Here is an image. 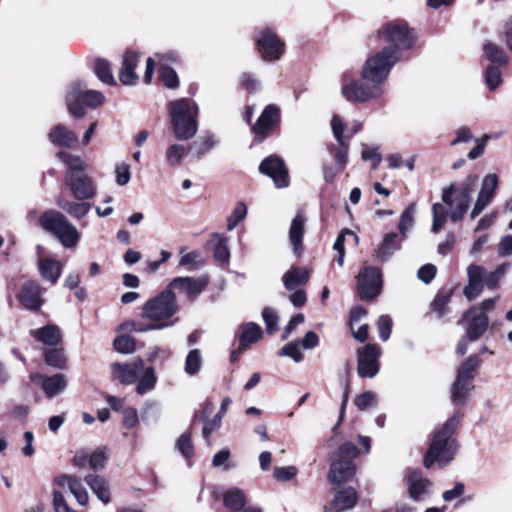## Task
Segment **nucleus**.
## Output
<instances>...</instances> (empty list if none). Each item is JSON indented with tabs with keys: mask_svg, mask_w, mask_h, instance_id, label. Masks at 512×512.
<instances>
[{
	"mask_svg": "<svg viewBox=\"0 0 512 512\" xmlns=\"http://www.w3.org/2000/svg\"><path fill=\"white\" fill-rule=\"evenodd\" d=\"M395 49L383 48L369 57L362 68L364 83L351 81L342 87V95L350 102H367L379 99L384 94V83L399 61Z\"/></svg>",
	"mask_w": 512,
	"mask_h": 512,
	"instance_id": "f257e3e1",
	"label": "nucleus"
},
{
	"mask_svg": "<svg viewBox=\"0 0 512 512\" xmlns=\"http://www.w3.org/2000/svg\"><path fill=\"white\" fill-rule=\"evenodd\" d=\"M476 174L467 175L461 182L451 183L442 191V202L432 206V232L438 233L448 218L458 222L467 212L473 193L478 185Z\"/></svg>",
	"mask_w": 512,
	"mask_h": 512,
	"instance_id": "f03ea898",
	"label": "nucleus"
},
{
	"mask_svg": "<svg viewBox=\"0 0 512 512\" xmlns=\"http://www.w3.org/2000/svg\"><path fill=\"white\" fill-rule=\"evenodd\" d=\"M179 306L176 296L171 289H165L155 297L150 298L142 307L141 317L148 320V324L128 322L124 324L127 331L147 332L161 330L175 323L174 316L178 313Z\"/></svg>",
	"mask_w": 512,
	"mask_h": 512,
	"instance_id": "7ed1b4c3",
	"label": "nucleus"
},
{
	"mask_svg": "<svg viewBox=\"0 0 512 512\" xmlns=\"http://www.w3.org/2000/svg\"><path fill=\"white\" fill-rule=\"evenodd\" d=\"M457 416L450 417L443 426L436 430L430 440L429 448L424 457V466L429 469L434 463L441 467L451 462L458 449V445L452 435L458 426Z\"/></svg>",
	"mask_w": 512,
	"mask_h": 512,
	"instance_id": "20e7f679",
	"label": "nucleus"
},
{
	"mask_svg": "<svg viewBox=\"0 0 512 512\" xmlns=\"http://www.w3.org/2000/svg\"><path fill=\"white\" fill-rule=\"evenodd\" d=\"M57 157L67 165L65 181L72 195L77 200L94 198L97 186L93 179L87 175L81 158L67 152H59Z\"/></svg>",
	"mask_w": 512,
	"mask_h": 512,
	"instance_id": "39448f33",
	"label": "nucleus"
},
{
	"mask_svg": "<svg viewBox=\"0 0 512 512\" xmlns=\"http://www.w3.org/2000/svg\"><path fill=\"white\" fill-rule=\"evenodd\" d=\"M174 136L177 140L191 139L198 130V106L190 99L182 98L168 104Z\"/></svg>",
	"mask_w": 512,
	"mask_h": 512,
	"instance_id": "423d86ee",
	"label": "nucleus"
},
{
	"mask_svg": "<svg viewBox=\"0 0 512 512\" xmlns=\"http://www.w3.org/2000/svg\"><path fill=\"white\" fill-rule=\"evenodd\" d=\"M41 227L53 234L65 248L75 247L80 240L77 228L60 212L45 211L40 219Z\"/></svg>",
	"mask_w": 512,
	"mask_h": 512,
	"instance_id": "0eeeda50",
	"label": "nucleus"
},
{
	"mask_svg": "<svg viewBox=\"0 0 512 512\" xmlns=\"http://www.w3.org/2000/svg\"><path fill=\"white\" fill-rule=\"evenodd\" d=\"M104 100L105 97L101 92L87 89L86 85L80 81L71 83L66 95L68 110L77 118L85 115L82 103L89 107H97L102 105Z\"/></svg>",
	"mask_w": 512,
	"mask_h": 512,
	"instance_id": "6e6552de",
	"label": "nucleus"
},
{
	"mask_svg": "<svg viewBox=\"0 0 512 512\" xmlns=\"http://www.w3.org/2000/svg\"><path fill=\"white\" fill-rule=\"evenodd\" d=\"M480 364V358L471 355L459 366L451 387V400L455 405H463L474 389V372Z\"/></svg>",
	"mask_w": 512,
	"mask_h": 512,
	"instance_id": "1a4fd4ad",
	"label": "nucleus"
},
{
	"mask_svg": "<svg viewBox=\"0 0 512 512\" xmlns=\"http://www.w3.org/2000/svg\"><path fill=\"white\" fill-rule=\"evenodd\" d=\"M468 283L464 287V295L468 300H474L484 287L495 289L500 279L492 272H487L482 266L471 264L467 268Z\"/></svg>",
	"mask_w": 512,
	"mask_h": 512,
	"instance_id": "9d476101",
	"label": "nucleus"
},
{
	"mask_svg": "<svg viewBox=\"0 0 512 512\" xmlns=\"http://www.w3.org/2000/svg\"><path fill=\"white\" fill-rule=\"evenodd\" d=\"M379 34L389 44L386 48L395 49L398 55L399 50L410 49L415 42L413 31L405 23L398 21L384 25Z\"/></svg>",
	"mask_w": 512,
	"mask_h": 512,
	"instance_id": "9b49d317",
	"label": "nucleus"
},
{
	"mask_svg": "<svg viewBox=\"0 0 512 512\" xmlns=\"http://www.w3.org/2000/svg\"><path fill=\"white\" fill-rule=\"evenodd\" d=\"M358 292L363 300H372L380 294L382 278L376 267L366 266L357 276Z\"/></svg>",
	"mask_w": 512,
	"mask_h": 512,
	"instance_id": "f8f14e48",
	"label": "nucleus"
},
{
	"mask_svg": "<svg viewBox=\"0 0 512 512\" xmlns=\"http://www.w3.org/2000/svg\"><path fill=\"white\" fill-rule=\"evenodd\" d=\"M258 49L266 61H276L284 53V43L269 28L260 30L255 36Z\"/></svg>",
	"mask_w": 512,
	"mask_h": 512,
	"instance_id": "ddd939ff",
	"label": "nucleus"
},
{
	"mask_svg": "<svg viewBox=\"0 0 512 512\" xmlns=\"http://www.w3.org/2000/svg\"><path fill=\"white\" fill-rule=\"evenodd\" d=\"M381 348L376 344H368L358 349L357 371L360 377H374L379 371Z\"/></svg>",
	"mask_w": 512,
	"mask_h": 512,
	"instance_id": "4468645a",
	"label": "nucleus"
},
{
	"mask_svg": "<svg viewBox=\"0 0 512 512\" xmlns=\"http://www.w3.org/2000/svg\"><path fill=\"white\" fill-rule=\"evenodd\" d=\"M259 171L269 176L277 188H285L289 185L288 169L284 161L275 155L266 157L259 166Z\"/></svg>",
	"mask_w": 512,
	"mask_h": 512,
	"instance_id": "2eb2a0df",
	"label": "nucleus"
},
{
	"mask_svg": "<svg viewBox=\"0 0 512 512\" xmlns=\"http://www.w3.org/2000/svg\"><path fill=\"white\" fill-rule=\"evenodd\" d=\"M407 492L413 501H423L431 493L432 482L419 469H409L405 475Z\"/></svg>",
	"mask_w": 512,
	"mask_h": 512,
	"instance_id": "dca6fc26",
	"label": "nucleus"
},
{
	"mask_svg": "<svg viewBox=\"0 0 512 512\" xmlns=\"http://www.w3.org/2000/svg\"><path fill=\"white\" fill-rule=\"evenodd\" d=\"M209 278L202 275L198 278L193 277H177L173 279L168 285L167 289L171 291H178L187 296L189 300H195L207 287Z\"/></svg>",
	"mask_w": 512,
	"mask_h": 512,
	"instance_id": "f3484780",
	"label": "nucleus"
},
{
	"mask_svg": "<svg viewBox=\"0 0 512 512\" xmlns=\"http://www.w3.org/2000/svg\"><path fill=\"white\" fill-rule=\"evenodd\" d=\"M331 127L333 131V135L338 142L337 147H331L330 153L334 158V162L336 166H338V170H344L347 161H348V144L345 142V137L343 135L344 132V123L338 115H334L331 120Z\"/></svg>",
	"mask_w": 512,
	"mask_h": 512,
	"instance_id": "a211bd4d",
	"label": "nucleus"
},
{
	"mask_svg": "<svg viewBox=\"0 0 512 512\" xmlns=\"http://www.w3.org/2000/svg\"><path fill=\"white\" fill-rule=\"evenodd\" d=\"M279 122V108L272 104L268 105L261 113L255 125L252 127L255 139L259 142L263 141L268 136L270 131L279 125Z\"/></svg>",
	"mask_w": 512,
	"mask_h": 512,
	"instance_id": "6ab92c4d",
	"label": "nucleus"
},
{
	"mask_svg": "<svg viewBox=\"0 0 512 512\" xmlns=\"http://www.w3.org/2000/svg\"><path fill=\"white\" fill-rule=\"evenodd\" d=\"M462 321L466 323V336L470 341H477L487 330L489 318L479 309H469Z\"/></svg>",
	"mask_w": 512,
	"mask_h": 512,
	"instance_id": "aec40b11",
	"label": "nucleus"
},
{
	"mask_svg": "<svg viewBox=\"0 0 512 512\" xmlns=\"http://www.w3.org/2000/svg\"><path fill=\"white\" fill-rule=\"evenodd\" d=\"M498 187V177L496 174H487L482 181L480 192L471 211V218H476L492 201L495 191Z\"/></svg>",
	"mask_w": 512,
	"mask_h": 512,
	"instance_id": "412c9836",
	"label": "nucleus"
},
{
	"mask_svg": "<svg viewBox=\"0 0 512 512\" xmlns=\"http://www.w3.org/2000/svg\"><path fill=\"white\" fill-rule=\"evenodd\" d=\"M143 369L144 362L141 358H136L129 363H113L111 365L113 378L125 385L134 383Z\"/></svg>",
	"mask_w": 512,
	"mask_h": 512,
	"instance_id": "4be33fe9",
	"label": "nucleus"
},
{
	"mask_svg": "<svg viewBox=\"0 0 512 512\" xmlns=\"http://www.w3.org/2000/svg\"><path fill=\"white\" fill-rule=\"evenodd\" d=\"M31 381L41 384V387L48 398H53L62 393L67 386V379L64 374H54L46 377L40 373L30 376Z\"/></svg>",
	"mask_w": 512,
	"mask_h": 512,
	"instance_id": "5701e85b",
	"label": "nucleus"
},
{
	"mask_svg": "<svg viewBox=\"0 0 512 512\" xmlns=\"http://www.w3.org/2000/svg\"><path fill=\"white\" fill-rule=\"evenodd\" d=\"M17 297L20 303L29 310H38L43 304L41 288L32 281L22 285Z\"/></svg>",
	"mask_w": 512,
	"mask_h": 512,
	"instance_id": "b1692460",
	"label": "nucleus"
},
{
	"mask_svg": "<svg viewBox=\"0 0 512 512\" xmlns=\"http://www.w3.org/2000/svg\"><path fill=\"white\" fill-rule=\"evenodd\" d=\"M156 60L160 64L159 73L160 79L164 83V85L170 89L176 88L179 85V80L176 72L166 66V61L174 62L177 59L176 53L170 51L165 54H155Z\"/></svg>",
	"mask_w": 512,
	"mask_h": 512,
	"instance_id": "393cba45",
	"label": "nucleus"
},
{
	"mask_svg": "<svg viewBox=\"0 0 512 512\" xmlns=\"http://www.w3.org/2000/svg\"><path fill=\"white\" fill-rule=\"evenodd\" d=\"M355 473V465L349 460H334L328 474L333 484H340L350 480Z\"/></svg>",
	"mask_w": 512,
	"mask_h": 512,
	"instance_id": "a878e982",
	"label": "nucleus"
},
{
	"mask_svg": "<svg viewBox=\"0 0 512 512\" xmlns=\"http://www.w3.org/2000/svg\"><path fill=\"white\" fill-rule=\"evenodd\" d=\"M50 142L57 147L70 148L78 141L77 134L62 124L54 126L49 134Z\"/></svg>",
	"mask_w": 512,
	"mask_h": 512,
	"instance_id": "bb28decb",
	"label": "nucleus"
},
{
	"mask_svg": "<svg viewBox=\"0 0 512 512\" xmlns=\"http://www.w3.org/2000/svg\"><path fill=\"white\" fill-rule=\"evenodd\" d=\"M56 481L59 486L69 488L78 504L84 506L88 503V492L77 477L71 475H62L58 477Z\"/></svg>",
	"mask_w": 512,
	"mask_h": 512,
	"instance_id": "cd10ccee",
	"label": "nucleus"
},
{
	"mask_svg": "<svg viewBox=\"0 0 512 512\" xmlns=\"http://www.w3.org/2000/svg\"><path fill=\"white\" fill-rule=\"evenodd\" d=\"M139 61L138 54L134 52H126L123 58L122 68L119 73V80L124 85H135L138 81V76L135 73Z\"/></svg>",
	"mask_w": 512,
	"mask_h": 512,
	"instance_id": "c85d7f7f",
	"label": "nucleus"
},
{
	"mask_svg": "<svg viewBox=\"0 0 512 512\" xmlns=\"http://www.w3.org/2000/svg\"><path fill=\"white\" fill-rule=\"evenodd\" d=\"M187 155V149L179 143L169 144L163 153L164 165L169 169H177L184 162Z\"/></svg>",
	"mask_w": 512,
	"mask_h": 512,
	"instance_id": "c756f323",
	"label": "nucleus"
},
{
	"mask_svg": "<svg viewBox=\"0 0 512 512\" xmlns=\"http://www.w3.org/2000/svg\"><path fill=\"white\" fill-rule=\"evenodd\" d=\"M305 223V216L299 212L293 218L289 228V240L295 254H299L302 249V240L305 233Z\"/></svg>",
	"mask_w": 512,
	"mask_h": 512,
	"instance_id": "7c9ffc66",
	"label": "nucleus"
},
{
	"mask_svg": "<svg viewBox=\"0 0 512 512\" xmlns=\"http://www.w3.org/2000/svg\"><path fill=\"white\" fill-rule=\"evenodd\" d=\"M30 334L37 341L47 346H56L62 340L61 331L56 325H46L39 329L31 330Z\"/></svg>",
	"mask_w": 512,
	"mask_h": 512,
	"instance_id": "2f4dec72",
	"label": "nucleus"
},
{
	"mask_svg": "<svg viewBox=\"0 0 512 512\" xmlns=\"http://www.w3.org/2000/svg\"><path fill=\"white\" fill-rule=\"evenodd\" d=\"M218 143L215 135L211 132L201 134L190 146V151L197 160H200L205 154L210 152Z\"/></svg>",
	"mask_w": 512,
	"mask_h": 512,
	"instance_id": "473e14b6",
	"label": "nucleus"
},
{
	"mask_svg": "<svg viewBox=\"0 0 512 512\" xmlns=\"http://www.w3.org/2000/svg\"><path fill=\"white\" fill-rule=\"evenodd\" d=\"M402 239L397 233H388L381 246L375 251V258L381 262L387 261L400 248Z\"/></svg>",
	"mask_w": 512,
	"mask_h": 512,
	"instance_id": "72a5a7b5",
	"label": "nucleus"
},
{
	"mask_svg": "<svg viewBox=\"0 0 512 512\" xmlns=\"http://www.w3.org/2000/svg\"><path fill=\"white\" fill-rule=\"evenodd\" d=\"M85 482L101 502L104 504L110 502V489L106 479L99 475L89 474L85 476Z\"/></svg>",
	"mask_w": 512,
	"mask_h": 512,
	"instance_id": "f704fd0d",
	"label": "nucleus"
},
{
	"mask_svg": "<svg viewBox=\"0 0 512 512\" xmlns=\"http://www.w3.org/2000/svg\"><path fill=\"white\" fill-rule=\"evenodd\" d=\"M357 502V492L354 488L348 487L337 492L332 502V507L337 512L352 509Z\"/></svg>",
	"mask_w": 512,
	"mask_h": 512,
	"instance_id": "c9c22d12",
	"label": "nucleus"
},
{
	"mask_svg": "<svg viewBox=\"0 0 512 512\" xmlns=\"http://www.w3.org/2000/svg\"><path fill=\"white\" fill-rule=\"evenodd\" d=\"M223 503L230 512H239L244 508L246 495L243 490L231 487L224 493Z\"/></svg>",
	"mask_w": 512,
	"mask_h": 512,
	"instance_id": "e433bc0d",
	"label": "nucleus"
},
{
	"mask_svg": "<svg viewBox=\"0 0 512 512\" xmlns=\"http://www.w3.org/2000/svg\"><path fill=\"white\" fill-rule=\"evenodd\" d=\"M57 205L70 216L78 220L85 217L91 209V205L88 202H74L63 197L58 198Z\"/></svg>",
	"mask_w": 512,
	"mask_h": 512,
	"instance_id": "4c0bfd02",
	"label": "nucleus"
},
{
	"mask_svg": "<svg viewBox=\"0 0 512 512\" xmlns=\"http://www.w3.org/2000/svg\"><path fill=\"white\" fill-rule=\"evenodd\" d=\"M309 279V271L305 268L291 267L283 275V284L287 290H294L304 285Z\"/></svg>",
	"mask_w": 512,
	"mask_h": 512,
	"instance_id": "58836bf2",
	"label": "nucleus"
},
{
	"mask_svg": "<svg viewBox=\"0 0 512 512\" xmlns=\"http://www.w3.org/2000/svg\"><path fill=\"white\" fill-rule=\"evenodd\" d=\"M39 270L44 279L55 283L61 274V263L54 259L43 258L39 261Z\"/></svg>",
	"mask_w": 512,
	"mask_h": 512,
	"instance_id": "ea45409f",
	"label": "nucleus"
},
{
	"mask_svg": "<svg viewBox=\"0 0 512 512\" xmlns=\"http://www.w3.org/2000/svg\"><path fill=\"white\" fill-rule=\"evenodd\" d=\"M214 248V257L218 262L225 263L229 260L228 239L221 234H214L210 239Z\"/></svg>",
	"mask_w": 512,
	"mask_h": 512,
	"instance_id": "a19ab883",
	"label": "nucleus"
},
{
	"mask_svg": "<svg viewBox=\"0 0 512 512\" xmlns=\"http://www.w3.org/2000/svg\"><path fill=\"white\" fill-rule=\"evenodd\" d=\"M262 337L261 327L253 322L246 323L243 326L240 346L241 348L246 347L249 344L257 342Z\"/></svg>",
	"mask_w": 512,
	"mask_h": 512,
	"instance_id": "79ce46f5",
	"label": "nucleus"
},
{
	"mask_svg": "<svg viewBox=\"0 0 512 512\" xmlns=\"http://www.w3.org/2000/svg\"><path fill=\"white\" fill-rule=\"evenodd\" d=\"M157 382V378L152 367H148L145 369L144 374L139 379L136 391L139 395L146 394L147 392L154 389Z\"/></svg>",
	"mask_w": 512,
	"mask_h": 512,
	"instance_id": "37998d69",
	"label": "nucleus"
},
{
	"mask_svg": "<svg viewBox=\"0 0 512 512\" xmlns=\"http://www.w3.org/2000/svg\"><path fill=\"white\" fill-rule=\"evenodd\" d=\"M484 52L487 59L491 62H495L500 65H506L508 63V57L505 55L502 48L492 42H487L484 45Z\"/></svg>",
	"mask_w": 512,
	"mask_h": 512,
	"instance_id": "c03bdc74",
	"label": "nucleus"
},
{
	"mask_svg": "<svg viewBox=\"0 0 512 512\" xmlns=\"http://www.w3.org/2000/svg\"><path fill=\"white\" fill-rule=\"evenodd\" d=\"M94 71L97 77L106 84H115V79L111 71L110 64L104 59H96Z\"/></svg>",
	"mask_w": 512,
	"mask_h": 512,
	"instance_id": "a18cd8bd",
	"label": "nucleus"
},
{
	"mask_svg": "<svg viewBox=\"0 0 512 512\" xmlns=\"http://www.w3.org/2000/svg\"><path fill=\"white\" fill-rule=\"evenodd\" d=\"M45 362L47 365L63 369L66 364V357L63 349L54 348L45 351Z\"/></svg>",
	"mask_w": 512,
	"mask_h": 512,
	"instance_id": "49530a36",
	"label": "nucleus"
},
{
	"mask_svg": "<svg viewBox=\"0 0 512 512\" xmlns=\"http://www.w3.org/2000/svg\"><path fill=\"white\" fill-rule=\"evenodd\" d=\"M414 212H415V204H410L402 213L400 222H399V231L401 233V238H405L407 232L412 228L414 224Z\"/></svg>",
	"mask_w": 512,
	"mask_h": 512,
	"instance_id": "de8ad7c7",
	"label": "nucleus"
},
{
	"mask_svg": "<svg viewBox=\"0 0 512 512\" xmlns=\"http://www.w3.org/2000/svg\"><path fill=\"white\" fill-rule=\"evenodd\" d=\"M247 215V206L243 202H238L231 215L227 219V229L232 231Z\"/></svg>",
	"mask_w": 512,
	"mask_h": 512,
	"instance_id": "09e8293b",
	"label": "nucleus"
},
{
	"mask_svg": "<svg viewBox=\"0 0 512 512\" xmlns=\"http://www.w3.org/2000/svg\"><path fill=\"white\" fill-rule=\"evenodd\" d=\"M202 358L198 349L191 350L185 360V372L189 375H195L201 368Z\"/></svg>",
	"mask_w": 512,
	"mask_h": 512,
	"instance_id": "8fccbe9b",
	"label": "nucleus"
},
{
	"mask_svg": "<svg viewBox=\"0 0 512 512\" xmlns=\"http://www.w3.org/2000/svg\"><path fill=\"white\" fill-rule=\"evenodd\" d=\"M177 450L186 458L190 459L194 454V447L190 433H183L176 441Z\"/></svg>",
	"mask_w": 512,
	"mask_h": 512,
	"instance_id": "3c124183",
	"label": "nucleus"
},
{
	"mask_svg": "<svg viewBox=\"0 0 512 512\" xmlns=\"http://www.w3.org/2000/svg\"><path fill=\"white\" fill-rule=\"evenodd\" d=\"M485 82L490 90H495L502 83L501 71L496 66H488L485 72Z\"/></svg>",
	"mask_w": 512,
	"mask_h": 512,
	"instance_id": "603ef678",
	"label": "nucleus"
},
{
	"mask_svg": "<svg viewBox=\"0 0 512 512\" xmlns=\"http://www.w3.org/2000/svg\"><path fill=\"white\" fill-rule=\"evenodd\" d=\"M300 343L298 341H293L287 343L280 351V356L291 357L295 362H300L303 360V354L300 349Z\"/></svg>",
	"mask_w": 512,
	"mask_h": 512,
	"instance_id": "864d4df0",
	"label": "nucleus"
},
{
	"mask_svg": "<svg viewBox=\"0 0 512 512\" xmlns=\"http://www.w3.org/2000/svg\"><path fill=\"white\" fill-rule=\"evenodd\" d=\"M361 158L364 161H371L372 169H376L382 160L381 154L378 152V148L370 147L367 144H362Z\"/></svg>",
	"mask_w": 512,
	"mask_h": 512,
	"instance_id": "5fc2aeb1",
	"label": "nucleus"
},
{
	"mask_svg": "<svg viewBox=\"0 0 512 512\" xmlns=\"http://www.w3.org/2000/svg\"><path fill=\"white\" fill-rule=\"evenodd\" d=\"M114 348L120 353H133L135 351V341L130 336L121 335L114 340Z\"/></svg>",
	"mask_w": 512,
	"mask_h": 512,
	"instance_id": "6e6d98bb",
	"label": "nucleus"
},
{
	"mask_svg": "<svg viewBox=\"0 0 512 512\" xmlns=\"http://www.w3.org/2000/svg\"><path fill=\"white\" fill-rule=\"evenodd\" d=\"M263 320L266 324V330L269 334H273L277 330L278 316L275 310L265 307L262 312Z\"/></svg>",
	"mask_w": 512,
	"mask_h": 512,
	"instance_id": "4d7b16f0",
	"label": "nucleus"
},
{
	"mask_svg": "<svg viewBox=\"0 0 512 512\" xmlns=\"http://www.w3.org/2000/svg\"><path fill=\"white\" fill-rule=\"evenodd\" d=\"M379 337L382 341H387L392 331V319L387 315L379 317L377 322Z\"/></svg>",
	"mask_w": 512,
	"mask_h": 512,
	"instance_id": "13d9d810",
	"label": "nucleus"
},
{
	"mask_svg": "<svg viewBox=\"0 0 512 512\" xmlns=\"http://www.w3.org/2000/svg\"><path fill=\"white\" fill-rule=\"evenodd\" d=\"M354 403L359 410H366L368 407L376 404V394L372 391H366L357 396Z\"/></svg>",
	"mask_w": 512,
	"mask_h": 512,
	"instance_id": "bf43d9fd",
	"label": "nucleus"
},
{
	"mask_svg": "<svg viewBox=\"0 0 512 512\" xmlns=\"http://www.w3.org/2000/svg\"><path fill=\"white\" fill-rule=\"evenodd\" d=\"M358 455V448L350 442L342 444L337 452V460H349L351 461Z\"/></svg>",
	"mask_w": 512,
	"mask_h": 512,
	"instance_id": "052dcab7",
	"label": "nucleus"
},
{
	"mask_svg": "<svg viewBox=\"0 0 512 512\" xmlns=\"http://www.w3.org/2000/svg\"><path fill=\"white\" fill-rule=\"evenodd\" d=\"M297 472L295 466L275 467L273 475L278 481L286 482L294 478Z\"/></svg>",
	"mask_w": 512,
	"mask_h": 512,
	"instance_id": "680f3d73",
	"label": "nucleus"
},
{
	"mask_svg": "<svg viewBox=\"0 0 512 512\" xmlns=\"http://www.w3.org/2000/svg\"><path fill=\"white\" fill-rule=\"evenodd\" d=\"M222 419L221 415L216 414L211 420L204 424L202 433L207 442H209L211 433L217 431L221 427Z\"/></svg>",
	"mask_w": 512,
	"mask_h": 512,
	"instance_id": "e2e57ef3",
	"label": "nucleus"
},
{
	"mask_svg": "<svg viewBox=\"0 0 512 512\" xmlns=\"http://www.w3.org/2000/svg\"><path fill=\"white\" fill-rule=\"evenodd\" d=\"M116 183L120 186H124L129 183L131 174H130V167L125 164H119L116 166Z\"/></svg>",
	"mask_w": 512,
	"mask_h": 512,
	"instance_id": "0e129e2a",
	"label": "nucleus"
},
{
	"mask_svg": "<svg viewBox=\"0 0 512 512\" xmlns=\"http://www.w3.org/2000/svg\"><path fill=\"white\" fill-rule=\"evenodd\" d=\"M106 460V453L103 450H96L89 457V466L93 470L102 469L105 466Z\"/></svg>",
	"mask_w": 512,
	"mask_h": 512,
	"instance_id": "69168bd1",
	"label": "nucleus"
},
{
	"mask_svg": "<svg viewBox=\"0 0 512 512\" xmlns=\"http://www.w3.org/2000/svg\"><path fill=\"white\" fill-rule=\"evenodd\" d=\"M497 251L501 257L512 255V235H505L500 238Z\"/></svg>",
	"mask_w": 512,
	"mask_h": 512,
	"instance_id": "338daca9",
	"label": "nucleus"
},
{
	"mask_svg": "<svg viewBox=\"0 0 512 512\" xmlns=\"http://www.w3.org/2000/svg\"><path fill=\"white\" fill-rule=\"evenodd\" d=\"M436 267L432 264H426L418 270V277L425 283H429L435 277Z\"/></svg>",
	"mask_w": 512,
	"mask_h": 512,
	"instance_id": "774afa93",
	"label": "nucleus"
}]
</instances>
